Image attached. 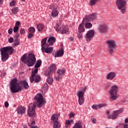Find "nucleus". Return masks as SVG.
I'll return each instance as SVG.
<instances>
[{
  "label": "nucleus",
  "instance_id": "nucleus-2",
  "mask_svg": "<svg viewBox=\"0 0 128 128\" xmlns=\"http://www.w3.org/2000/svg\"><path fill=\"white\" fill-rule=\"evenodd\" d=\"M14 49L12 46H10L1 48L0 52L2 61L4 62H6L8 60V58H10L9 54H14Z\"/></svg>",
  "mask_w": 128,
  "mask_h": 128
},
{
  "label": "nucleus",
  "instance_id": "nucleus-16",
  "mask_svg": "<svg viewBox=\"0 0 128 128\" xmlns=\"http://www.w3.org/2000/svg\"><path fill=\"white\" fill-rule=\"evenodd\" d=\"M16 111L20 114H22L26 112V108L24 106H20L18 107Z\"/></svg>",
  "mask_w": 128,
  "mask_h": 128
},
{
  "label": "nucleus",
  "instance_id": "nucleus-3",
  "mask_svg": "<svg viewBox=\"0 0 128 128\" xmlns=\"http://www.w3.org/2000/svg\"><path fill=\"white\" fill-rule=\"evenodd\" d=\"M48 38H42L41 40V46L42 52H46V54H52L54 51V48L48 47L50 45L46 42Z\"/></svg>",
  "mask_w": 128,
  "mask_h": 128
},
{
  "label": "nucleus",
  "instance_id": "nucleus-62",
  "mask_svg": "<svg viewBox=\"0 0 128 128\" xmlns=\"http://www.w3.org/2000/svg\"><path fill=\"white\" fill-rule=\"evenodd\" d=\"M24 128H28V126H26V125H24L23 126Z\"/></svg>",
  "mask_w": 128,
  "mask_h": 128
},
{
  "label": "nucleus",
  "instance_id": "nucleus-63",
  "mask_svg": "<svg viewBox=\"0 0 128 128\" xmlns=\"http://www.w3.org/2000/svg\"><path fill=\"white\" fill-rule=\"evenodd\" d=\"M2 4V0H0V4Z\"/></svg>",
  "mask_w": 128,
  "mask_h": 128
},
{
  "label": "nucleus",
  "instance_id": "nucleus-36",
  "mask_svg": "<svg viewBox=\"0 0 128 128\" xmlns=\"http://www.w3.org/2000/svg\"><path fill=\"white\" fill-rule=\"evenodd\" d=\"M124 112V108H121L119 110H117L116 111H114V112L116 113L117 116H118V114H122Z\"/></svg>",
  "mask_w": 128,
  "mask_h": 128
},
{
  "label": "nucleus",
  "instance_id": "nucleus-46",
  "mask_svg": "<svg viewBox=\"0 0 128 128\" xmlns=\"http://www.w3.org/2000/svg\"><path fill=\"white\" fill-rule=\"evenodd\" d=\"M78 38H79V40H80V38H82V32L78 33Z\"/></svg>",
  "mask_w": 128,
  "mask_h": 128
},
{
  "label": "nucleus",
  "instance_id": "nucleus-56",
  "mask_svg": "<svg viewBox=\"0 0 128 128\" xmlns=\"http://www.w3.org/2000/svg\"><path fill=\"white\" fill-rule=\"evenodd\" d=\"M70 124V120H66V124Z\"/></svg>",
  "mask_w": 128,
  "mask_h": 128
},
{
  "label": "nucleus",
  "instance_id": "nucleus-33",
  "mask_svg": "<svg viewBox=\"0 0 128 128\" xmlns=\"http://www.w3.org/2000/svg\"><path fill=\"white\" fill-rule=\"evenodd\" d=\"M47 82L49 84H52L54 82V78L52 76H48L47 78Z\"/></svg>",
  "mask_w": 128,
  "mask_h": 128
},
{
  "label": "nucleus",
  "instance_id": "nucleus-7",
  "mask_svg": "<svg viewBox=\"0 0 128 128\" xmlns=\"http://www.w3.org/2000/svg\"><path fill=\"white\" fill-rule=\"evenodd\" d=\"M36 62V56L32 54H29L28 56L27 63L28 66H34Z\"/></svg>",
  "mask_w": 128,
  "mask_h": 128
},
{
  "label": "nucleus",
  "instance_id": "nucleus-59",
  "mask_svg": "<svg viewBox=\"0 0 128 128\" xmlns=\"http://www.w3.org/2000/svg\"><path fill=\"white\" fill-rule=\"evenodd\" d=\"M31 124H33V125L36 124V121L34 120L32 121Z\"/></svg>",
  "mask_w": 128,
  "mask_h": 128
},
{
  "label": "nucleus",
  "instance_id": "nucleus-18",
  "mask_svg": "<svg viewBox=\"0 0 128 128\" xmlns=\"http://www.w3.org/2000/svg\"><path fill=\"white\" fill-rule=\"evenodd\" d=\"M38 68H36L32 72L31 78H30V82L31 83L34 82V76H36V74H38Z\"/></svg>",
  "mask_w": 128,
  "mask_h": 128
},
{
  "label": "nucleus",
  "instance_id": "nucleus-32",
  "mask_svg": "<svg viewBox=\"0 0 128 128\" xmlns=\"http://www.w3.org/2000/svg\"><path fill=\"white\" fill-rule=\"evenodd\" d=\"M28 32L30 34H34L36 32V28L33 26L28 28Z\"/></svg>",
  "mask_w": 128,
  "mask_h": 128
},
{
  "label": "nucleus",
  "instance_id": "nucleus-41",
  "mask_svg": "<svg viewBox=\"0 0 128 128\" xmlns=\"http://www.w3.org/2000/svg\"><path fill=\"white\" fill-rule=\"evenodd\" d=\"M20 28L18 26H14V32L15 34L18 32V30H19Z\"/></svg>",
  "mask_w": 128,
  "mask_h": 128
},
{
  "label": "nucleus",
  "instance_id": "nucleus-37",
  "mask_svg": "<svg viewBox=\"0 0 128 128\" xmlns=\"http://www.w3.org/2000/svg\"><path fill=\"white\" fill-rule=\"evenodd\" d=\"M118 116V114L116 112H114V114L112 116V120H116Z\"/></svg>",
  "mask_w": 128,
  "mask_h": 128
},
{
  "label": "nucleus",
  "instance_id": "nucleus-27",
  "mask_svg": "<svg viewBox=\"0 0 128 128\" xmlns=\"http://www.w3.org/2000/svg\"><path fill=\"white\" fill-rule=\"evenodd\" d=\"M66 72V70H64V69H60V70H58V71H57V72L58 74V76H62L64 74V72Z\"/></svg>",
  "mask_w": 128,
  "mask_h": 128
},
{
  "label": "nucleus",
  "instance_id": "nucleus-54",
  "mask_svg": "<svg viewBox=\"0 0 128 128\" xmlns=\"http://www.w3.org/2000/svg\"><path fill=\"white\" fill-rule=\"evenodd\" d=\"M4 106L5 108H8V102H4Z\"/></svg>",
  "mask_w": 128,
  "mask_h": 128
},
{
  "label": "nucleus",
  "instance_id": "nucleus-10",
  "mask_svg": "<svg viewBox=\"0 0 128 128\" xmlns=\"http://www.w3.org/2000/svg\"><path fill=\"white\" fill-rule=\"evenodd\" d=\"M84 94L82 90H78L77 92V96L78 98V104L80 106H82L84 102Z\"/></svg>",
  "mask_w": 128,
  "mask_h": 128
},
{
  "label": "nucleus",
  "instance_id": "nucleus-24",
  "mask_svg": "<svg viewBox=\"0 0 128 128\" xmlns=\"http://www.w3.org/2000/svg\"><path fill=\"white\" fill-rule=\"evenodd\" d=\"M84 22H82L79 25L78 32H84Z\"/></svg>",
  "mask_w": 128,
  "mask_h": 128
},
{
  "label": "nucleus",
  "instance_id": "nucleus-29",
  "mask_svg": "<svg viewBox=\"0 0 128 128\" xmlns=\"http://www.w3.org/2000/svg\"><path fill=\"white\" fill-rule=\"evenodd\" d=\"M40 80V76L39 75H35L33 82H38Z\"/></svg>",
  "mask_w": 128,
  "mask_h": 128
},
{
  "label": "nucleus",
  "instance_id": "nucleus-5",
  "mask_svg": "<svg viewBox=\"0 0 128 128\" xmlns=\"http://www.w3.org/2000/svg\"><path fill=\"white\" fill-rule=\"evenodd\" d=\"M10 90L12 92L16 93L18 92V90H22V87L20 86H18L20 84L18 82V80L16 79H13L11 80L10 82Z\"/></svg>",
  "mask_w": 128,
  "mask_h": 128
},
{
  "label": "nucleus",
  "instance_id": "nucleus-53",
  "mask_svg": "<svg viewBox=\"0 0 128 128\" xmlns=\"http://www.w3.org/2000/svg\"><path fill=\"white\" fill-rule=\"evenodd\" d=\"M126 7L122 8L121 10V12L122 14H124V12H126V8H124Z\"/></svg>",
  "mask_w": 128,
  "mask_h": 128
},
{
  "label": "nucleus",
  "instance_id": "nucleus-12",
  "mask_svg": "<svg viewBox=\"0 0 128 128\" xmlns=\"http://www.w3.org/2000/svg\"><path fill=\"white\" fill-rule=\"evenodd\" d=\"M126 0H117L116 2V5L118 10H122V8H126Z\"/></svg>",
  "mask_w": 128,
  "mask_h": 128
},
{
  "label": "nucleus",
  "instance_id": "nucleus-40",
  "mask_svg": "<svg viewBox=\"0 0 128 128\" xmlns=\"http://www.w3.org/2000/svg\"><path fill=\"white\" fill-rule=\"evenodd\" d=\"M43 88L44 90H46L48 88V85L47 83H44L43 85Z\"/></svg>",
  "mask_w": 128,
  "mask_h": 128
},
{
  "label": "nucleus",
  "instance_id": "nucleus-11",
  "mask_svg": "<svg viewBox=\"0 0 128 128\" xmlns=\"http://www.w3.org/2000/svg\"><path fill=\"white\" fill-rule=\"evenodd\" d=\"M56 64H53L51 65L50 68L48 69V70L45 72V76H50L54 72H56Z\"/></svg>",
  "mask_w": 128,
  "mask_h": 128
},
{
  "label": "nucleus",
  "instance_id": "nucleus-58",
  "mask_svg": "<svg viewBox=\"0 0 128 128\" xmlns=\"http://www.w3.org/2000/svg\"><path fill=\"white\" fill-rule=\"evenodd\" d=\"M60 76H58V77H56V80H60Z\"/></svg>",
  "mask_w": 128,
  "mask_h": 128
},
{
  "label": "nucleus",
  "instance_id": "nucleus-49",
  "mask_svg": "<svg viewBox=\"0 0 128 128\" xmlns=\"http://www.w3.org/2000/svg\"><path fill=\"white\" fill-rule=\"evenodd\" d=\"M14 31V30H12V28H10L8 30V34H12V32Z\"/></svg>",
  "mask_w": 128,
  "mask_h": 128
},
{
  "label": "nucleus",
  "instance_id": "nucleus-17",
  "mask_svg": "<svg viewBox=\"0 0 128 128\" xmlns=\"http://www.w3.org/2000/svg\"><path fill=\"white\" fill-rule=\"evenodd\" d=\"M56 32H58L60 30L62 34H66V32H68V28H66L65 26L61 27L60 29H58V28H56Z\"/></svg>",
  "mask_w": 128,
  "mask_h": 128
},
{
  "label": "nucleus",
  "instance_id": "nucleus-64",
  "mask_svg": "<svg viewBox=\"0 0 128 128\" xmlns=\"http://www.w3.org/2000/svg\"><path fill=\"white\" fill-rule=\"evenodd\" d=\"M30 128H36V126H32Z\"/></svg>",
  "mask_w": 128,
  "mask_h": 128
},
{
  "label": "nucleus",
  "instance_id": "nucleus-15",
  "mask_svg": "<svg viewBox=\"0 0 128 128\" xmlns=\"http://www.w3.org/2000/svg\"><path fill=\"white\" fill-rule=\"evenodd\" d=\"M116 76V73L112 72H110L107 75V80H112Z\"/></svg>",
  "mask_w": 128,
  "mask_h": 128
},
{
  "label": "nucleus",
  "instance_id": "nucleus-50",
  "mask_svg": "<svg viewBox=\"0 0 128 128\" xmlns=\"http://www.w3.org/2000/svg\"><path fill=\"white\" fill-rule=\"evenodd\" d=\"M61 24H62V21L60 20L58 21L56 24V28H59Z\"/></svg>",
  "mask_w": 128,
  "mask_h": 128
},
{
  "label": "nucleus",
  "instance_id": "nucleus-19",
  "mask_svg": "<svg viewBox=\"0 0 128 128\" xmlns=\"http://www.w3.org/2000/svg\"><path fill=\"white\" fill-rule=\"evenodd\" d=\"M56 38L50 37L48 39V42L46 43L48 44L49 46H54V43L56 42Z\"/></svg>",
  "mask_w": 128,
  "mask_h": 128
},
{
  "label": "nucleus",
  "instance_id": "nucleus-26",
  "mask_svg": "<svg viewBox=\"0 0 128 128\" xmlns=\"http://www.w3.org/2000/svg\"><path fill=\"white\" fill-rule=\"evenodd\" d=\"M58 114H53L51 116V120H52V122H58Z\"/></svg>",
  "mask_w": 128,
  "mask_h": 128
},
{
  "label": "nucleus",
  "instance_id": "nucleus-4",
  "mask_svg": "<svg viewBox=\"0 0 128 128\" xmlns=\"http://www.w3.org/2000/svg\"><path fill=\"white\" fill-rule=\"evenodd\" d=\"M118 86L114 85L112 86L111 90L109 91L110 95V100H118Z\"/></svg>",
  "mask_w": 128,
  "mask_h": 128
},
{
  "label": "nucleus",
  "instance_id": "nucleus-8",
  "mask_svg": "<svg viewBox=\"0 0 128 128\" xmlns=\"http://www.w3.org/2000/svg\"><path fill=\"white\" fill-rule=\"evenodd\" d=\"M96 18V16L94 13H92L91 14L85 16L82 22H83V24H84V22H92V20H94Z\"/></svg>",
  "mask_w": 128,
  "mask_h": 128
},
{
  "label": "nucleus",
  "instance_id": "nucleus-39",
  "mask_svg": "<svg viewBox=\"0 0 128 128\" xmlns=\"http://www.w3.org/2000/svg\"><path fill=\"white\" fill-rule=\"evenodd\" d=\"M34 35L33 33H30L28 32V40H30V38H34Z\"/></svg>",
  "mask_w": 128,
  "mask_h": 128
},
{
  "label": "nucleus",
  "instance_id": "nucleus-20",
  "mask_svg": "<svg viewBox=\"0 0 128 128\" xmlns=\"http://www.w3.org/2000/svg\"><path fill=\"white\" fill-rule=\"evenodd\" d=\"M64 56V49L61 48L55 54V58H59L60 56Z\"/></svg>",
  "mask_w": 128,
  "mask_h": 128
},
{
  "label": "nucleus",
  "instance_id": "nucleus-38",
  "mask_svg": "<svg viewBox=\"0 0 128 128\" xmlns=\"http://www.w3.org/2000/svg\"><path fill=\"white\" fill-rule=\"evenodd\" d=\"M104 106H106V104H98V110L100 108H104Z\"/></svg>",
  "mask_w": 128,
  "mask_h": 128
},
{
  "label": "nucleus",
  "instance_id": "nucleus-22",
  "mask_svg": "<svg viewBox=\"0 0 128 128\" xmlns=\"http://www.w3.org/2000/svg\"><path fill=\"white\" fill-rule=\"evenodd\" d=\"M28 60V54H25L22 56L21 60L24 62V64H28V60Z\"/></svg>",
  "mask_w": 128,
  "mask_h": 128
},
{
  "label": "nucleus",
  "instance_id": "nucleus-30",
  "mask_svg": "<svg viewBox=\"0 0 128 128\" xmlns=\"http://www.w3.org/2000/svg\"><path fill=\"white\" fill-rule=\"evenodd\" d=\"M44 28V26L42 24H38L37 25V29L38 30V32H42V30Z\"/></svg>",
  "mask_w": 128,
  "mask_h": 128
},
{
  "label": "nucleus",
  "instance_id": "nucleus-48",
  "mask_svg": "<svg viewBox=\"0 0 128 128\" xmlns=\"http://www.w3.org/2000/svg\"><path fill=\"white\" fill-rule=\"evenodd\" d=\"M10 4L11 6H14V4H16V2H14V0H12V2H10Z\"/></svg>",
  "mask_w": 128,
  "mask_h": 128
},
{
  "label": "nucleus",
  "instance_id": "nucleus-44",
  "mask_svg": "<svg viewBox=\"0 0 128 128\" xmlns=\"http://www.w3.org/2000/svg\"><path fill=\"white\" fill-rule=\"evenodd\" d=\"M69 118H74V112H71L69 114Z\"/></svg>",
  "mask_w": 128,
  "mask_h": 128
},
{
  "label": "nucleus",
  "instance_id": "nucleus-55",
  "mask_svg": "<svg viewBox=\"0 0 128 128\" xmlns=\"http://www.w3.org/2000/svg\"><path fill=\"white\" fill-rule=\"evenodd\" d=\"M20 24V21H18V22H16L15 26H19Z\"/></svg>",
  "mask_w": 128,
  "mask_h": 128
},
{
  "label": "nucleus",
  "instance_id": "nucleus-42",
  "mask_svg": "<svg viewBox=\"0 0 128 128\" xmlns=\"http://www.w3.org/2000/svg\"><path fill=\"white\" fill-rule=\"evenodd\" d=\"M20 44V41L18 39H16L14 40V45L16 46H18Z\"/></svg>",
  "mask_w": 128,
  "mask_h": 128
},
{
  "label": "nucleus",
  "instance_id": "nucleus-61",
  "mask_svg": "<svg viewBox=\"0 0 128 128\" xmlns=\"http://www.w3.org/2000/svg\"><path fill=\"white\" fill-rule=\"evenodd\" d=\"M125 122H126V124H128V118H126V119L125 120Z\"/></svg>",
  "mask_w": 128,
  "mask_h": 128
},
{
  "label": "nucleus",
  "instance_id": "nucleus-51",
  "mask_svg": "<svg viewBox=\"0 0 128 128\" xmlns=\"http://www.w3.org/2000/svg\"><path fill=\"white\" fill-rule=\"evenodd\" d=\"M110 111H108L107 112V114H108V118L109 120L110 119V118H112V116H110Z\"/></svg>",
  "mask_w": 128,
  "mask_h": 128
},
{
  "label": "nucleus",
  "instance_id": "nucleus-6",
  "mask_svg": "<svg viewBox=\"0 0 128 128\" xmlns=\"http://www.w3.org/2000/svg\"><path fill=\"white\" fill-rule=\"evenodd\" d=\"M108 49V50L110 54H112L114 50H116V44L114 40H108L106 42Z\"/></svg>",
  "mask_w": 128,
  "mask_h": 128
},
{
  "label": "nucleus",
  "instance_id": "nucleus-23",
  "mask_svg": "<svg viewBox=\"0 0 128 128\" xmlns=\"http://www.w3.org/2000/svg\"><path fill=\"white\" fill-rule=\"evenodd\" d=\"M72 128H82L81 121H78L72 127Z\"/></svg>",
  "mask_w": 128,
  "mask_h": 128
},
{
  "label": "nucleus",
  "instance_id": "nucleus-13",
  "mask_svg": "<svg viewBox=\"0 0 128 128\" xmlns=\"http://www.w3.org/2000/svg\"><path fill=\"white\" fill-rule=\"evenodd\" d=\"M94 36V31L93 30H88L86 34L85 38L87 42H90Z\"/></svg>",
  "mask_w": 128,
  "mask_h": 128
},
{
  "label": "nucleus",
  "instance_id": "nucleus-35",
  "mask_svg": "<svg viewBox=\"0 0 128 128\" xmlns=\"http://www.w3.org/2000/svg\"><path fill=\"white\" fill-rule=\"evenodd\" d=\"M92 26V24L90 22H88L85 24L86 28H90Z\"/></svg>",
  "mask_w": 128,
  "mask_h": 128
},
{
  "label": "nucleus",
  "instance_id": "nucleus-52",
  "mask_svg": "<svg viewBox=\"0 0 128 128\" xmlns=\"http://www.w3.org/2000/svg\"><path fill=\"white\" fill-rule=\"evenodd\" d=\"M92 120V124H96V118H92L91 120Z\"/></svg>",
  "mask_w": 128,
  "mask_h": 128
},
{
  "label": "nucleus",
  "instance_id": "nucleus-25",
  "mask_svg": "<svg viewBox=\"0 0 128 128\" xmlns=\"http://www.w3.org/2000/svg\"><path fill=\"white\" fill-rule=\"evenodd\" d=\"M53 128H60V123L58 121L52 122Z\"/></svg>",
  "mask_w": 128,
  "mask_h": 128
},
{
  "label": "nucleus",
  "instance_id": "nucleus-34",
  "mask_svg": "<svg viewBox=\"0 0 128 128\" xmlns=\"http://www.w3.org/2000/svg\"><path fill=\"white\" fill-rule=\"evenodd\" d=\"M12 12L14 14H16L18 12V8L16 7L12 10Z\"/></svg>",
  "mask_w": 128,
  "mask_h": 128
},
{
  "label": "nucleus",
  "instance_id": "nucleus-57",
  "mask_svg": "<svg viewBox=\"0 0 128 128\" xmlns=\"http://www.w3.org/2000/svg\"><path fill=\"white\" fill-rule=\"evenodd\" d=\"M16 40H18V38H20V34H16Z\"/></svg>",
  "mask_w": 128,
  "mask_h": 128
},
{
  "label": "nucleus",
  "instance_id": "nucleus-45",
  "mask_svg": "<svg viewBox=\"0 0 128 128\" xmlns=\"http://www.w3.org/2000/svg\"><path fill=\"white\" fill-rule=\"evenodd\" d=\"M92 108H93V110H98V104L96 105H92Z\"/></svg>",
  "mask_w": 128,
  "mask_h": 128
},
{
  "label": "nucleus",
  "instance_id": "nucleus-31",
  "mask_svg": "<svg viewBox=\"0 0 128 128\" xmlns=\"http://www.w3.org/2000/svg\"><path fill=\"white\" fill-rule=\"evenodd\" d=\"M98 0H90L89 4L91 6H95Z\"/></svg>",
  "mask_w": 128,
  "mask_h": 128
},
{
  "label": "nucleus",
  "instance_id": "nucleus-14",
  "mask_svg": "<svg viewBox=\"0 0 128 128\" xmlns=\"http://www.w3.org/2000/svg\"><path fill=\"white\" fill-rule=\"evenodd\" d=\"M98 28L100 32H102V34H106V32H108V25H100Z\"/></svg>",
  "mask_w": 128,
  "mask_h": 128
},
{
  "label": "nucleus",
  "instance_id": "nucleus-1",
  "mask_svg": "<svg viewBox=\"0 0 128 128\" xmlns=\"http://www.w3.org/2000/svg\"><path fill=\"white\" fill-rule=\"evenodd\" d=\"M34 102L30 104L27 111V116L30 118L36 116V108H42L44 104V98L42 94H38L34 98Z\"/></svg>",
  "mask_w": 128,
  "mask_h": 128
},
{
  "label": "nucleus",
  "instance_id": "nucleus-47",
  "mask_svg": "<svg viewBox=\"0 0 128 128\" xmlns=\"http://www.w3.org/2000/svg\"><path fill=\"white\" fill-rule=\"evenodd\" d=\"M8 42L10 44H12V42H14V38L12 37L8 39Z\"/></svg>",
  "mask_w": 128,
  "mask_h": 128
},
{
  "label": "nucleus",
  "instance_id": "nucleus-43",
  "mask_svg": "<svg viewBox=\"0 0 128 128\" xmlns=\"http://www.w3.org/2000/svg\"><path fill=\"white\" fill-rule=\"evenodd\" d=\"M20 32V34H26V30L24 28H22Z\"/></svg>",
  "mask_w": 128,
  "mask_h": 128
},
{
  "label": "nucleus",
  "instance_id": "nucleus-9",
  "mask_svg": "<svg viewBox=\"0 0 128 128\" xmlns=\"http://www.w3.org/2000/svg\"><path fill=\"white\" fill-rule=\"evenodd\" d=\"M49 8L50 10H52L51 13V16L52 18H56V16H58V6H56L54 4H52L50 6Z\"/></svg>",
  "mask_w": 128,
  "mask_h": 128
},
{
  "label": "nucleus",
  "instance_id": "nucleus-21",
  "mask_svg": "<svg viewBox=\"0 0 128 128\" xmlns=\"http://www.w3.org/2000/svg\"><path fill=\"white\" fill-rule=\"evenodd\" d=\"M21 84L23 86V87L25 90H28L30 88V86H28V82L26 80H23L21 82Z\"/></svg>",
  "mask_w": 128,
  "mask_h": 128
},
{
  "label": "nucleus",
  "instance_id": "nucleus-28",
  "mask_svg": "<svg viewBox=\"0 0 128 128\" xmlns=\"http://www.w3.org/2000/svg\"><path fill=\"white\" fill-rule=\"evenodd\" d=\"M40 66H42V60H39L36 61V64L34 65V68H40Z\"/></svg>",
  "mask_w": 128,
  "mask_h": 128
},
{
  "label": "nucleus",
  "instance_id": "nucleus-60",
  "mask_svg": "<svg viewBox=\"0 0 128 128\" xmlns=\"http://www.w3.org/2000/svg\"><path fill=\"white\" fill-rule=\"evenodd\" d=\"M70 42H72L74 40V38L72 37H70Z\"/></svg>",
  "mask_w": 128,
  "mask_h": 128
}]
</instances>
